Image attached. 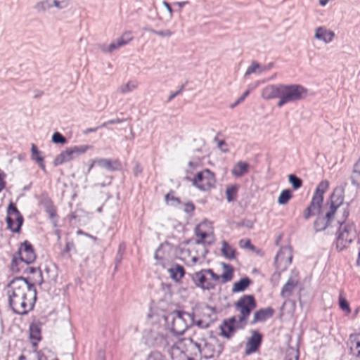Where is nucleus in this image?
Wrapping results in <instances>:
<instances>
[{
  "instance_id": "nucleus-1",
  "label": "nucleus",
  "mask_w": 360,
  "mask_h": 360,
  "mask_svg": "<svg viewBox=\"0 0 360 360\" xmlns=\"http://www.w3.org/2000/svg\"><path fill=\"white\" fill-rule=\"evenodd\" d=\"M8 302L13 311L25 315L32 310L37 299V291L34 284L23 277L13 278L8 285Z\"/></svg>"
},
{
  "instance_id": "nucleus-2",
  "label": "nucleus",
  "mask_w": 360,
  "mask_h": 360,
  "mask_svg": "<svg viewBox=\"0 0 360 360\" xmlns=\"http://www.w3.org/2000/svg\"><path fill=\"white\" fill-rule=\"evenodd\" d=\"M280 97L276 105L278 108L302 101L307 96V89L300 84H280Z\"/></svg>"
},
{
  "instance_id": "nucleus-3",
  "label": "nucleus",
  "mask_w": 360,
  "mask_h": 360,
  "mask_svg": "<svg viewBox=\"0 0 360 360\" xmlns=\"http://www.w3.org/2000/svg\"><path fill=\"white\" fill-rule=\"evenodd\" d=\"M189 314L192 319L193 326H196L200 329L209 328L216 319L214 309L205 304L195 305Z\"/></svg>"
},
{
  "instance_id": "nucleus-4",
  "label": "nucleus",
  "mask_w": 360,
  "mask_h": 360,
  "mask_svg": "<svg viewBox=\"0 0 360 360\" xmlns=\"http://www.w3.org/2000/svg\"><path fill=\"white\" fill-rule=\"evenodd\" d=\"M166 321L170 326L171 331L176 335H182L190 326H193L188 312L175 310L166 317Z\"/></svg>"
},
{
  "instance_id": "nucleus-5",
  "label": "nucleus",
  "mask_w": 360,
  "mask_h": 360,
  "mask_svg": "<svg viewBox=\"0 0 360 360\" xmlns=\"http://www.w3.org/2000/svg\"><path fill=\"white\" fill-rule=\"evenodd\" d=\"M328 188L326 181H321L316 187L309 206L304 210L303 217L309 219L316 214H319L323 200V194Z\"/></svg>"
},
{
  "instance_id": "nucleus-6",
  "label": "nucleus",
  "mask_w": 360,
  "mask_h": 360,
  "mask_svg": "<svg viewBox=\"0 0 360 360\" xmlns=\"http://www.w3.org/2000/svg\"><path fill=\"white\" fill-rule=\"evenodd\" d=\"M236 309L240 312L238 327L244 328L252 311L256 307L255 297L250 295L241 297L235 304Z\"/></svg>"
},
{
  "instance_id": "nucleus-7",
  "label": "nucleus",
  "mask_w": 360,
  "mask_h": 360,
  "mask_svg": "<svg viewBox=\"0 0 360 360\" xmlns=\"http://www.w3.org/2000/svg\"><path fill=\"white\" fill-rule=\"evenodd\" d=\"M336 226H338L336 248L339 251H342L355 238V227L352 223H342Z\"/></svg>"
},
{
  "instance_id": "nucleus-8",
  "label": "nucleus",
  "mask_w": 360,
  "mask_h": 360,
  "mask_svg": "<svg viewBox=\"0 0 360 360\" xmlns=\"http://www.w3.org/2000/svg\"><path fill=\"white\" fill-rule=\"evenodd\" d=\"M184 341L189 342L190 347H194L195 350L198 347H200V345L206 341V339L202 331L199 330L195 331L192 337L188 340H178L170 346V353L172 359L174 358V356L181 353L184 354L186 352L184 350L185 346Z\"/></svg>"
},
{
  "instance_id": "nucleus-9",
  "label": "nucleus",
  "mask_w": 360,
  "mask_h": 360,
  "mask_svg": "<svg viewBox=\"0 0 360 360\" xmlns=\"http://www.w3.org/2000/svg\"><path fill=\"white\" fill-rule=\"evenodd\" d=\"M18 254L20 255V261H18L15 257H13L11 264V270L15 272L20 271L18 268L20 263L24 262L26 264H29L32 263L36 259L33 247L32 244L27 240L21 244L18 250Z\"/></svg>"
},
{
  "instance_id": "nucleus-10",
  "label": "nucleus",
  "mask_w": 360,
  "mask_h": 360,
  "mask_svg": "<svg viewBox=\"0 0 360 360\" xmlns=\"http://www.w3.org/2000/svg\"><path fill=\"white\" fill-rule=\"evenodd\" d=\"M194 186L200 191H207L214 188L216 183L215 176L210 169L199 172L193 179L187 177Z\"/></svg>"
},
{
  "instance_id": "nucleus-11",
  "label": "nucleus",
  "mask_w": 360,
  "mask_h": 360,
  "mask_svg": "<svg viewBox=\"0 0 360 360\" xmlns=\"http://www.w3.org/2000/svg\"><path fill=\"white\" fill-rule=\"evenodd\" d=\"M223 350V347L216 340L211 341H205L200 347H198L190 355L198 356L200 355L205 359H211L215 356H218Z\"/></svg>"
},
{
  "instance_id": "nucleus-12",
  "label": "nucleus",
  "mask_w": 360,
  "mask_h": 360,
  "mask_svg": "<svg viewBox=\"0 0 360 360\" xmlns=\"http://www.w3.org/2000/svg\"><path fill=\"white\" fill-rule=\"evenodd\" d=\"M23 217L13 202H10L6 219L7 229L13 233H19L23 224Z\"/></svg>"
},
{
  "instance_id": "nucleus-13",
  "label": "nucleus",
  "mask_w": 360,
  "mask_h": 360,
  "mask_svg": "<svg viewBox=\"0 0 360 360\" xmlns=\"http://www.w3.org/2000/svg\"><path fill=\"white\" fill-rule=\"evenodd\" d=\"M90 148L91 146L89 145H82L67 148L65 151L61 152L55 158L53 165L55 166H58L65 162H69L80 155L85 153Z\"/></svg>"
},
{
  "instance_id": "nucleus-14",
  "label": "nucleus",
  "mask_w": 360,
  "mask_h": 360,
  "mask_svg": "<svg viewBox=\"0 0 360 360\" xmlns=\"http://www.w3.org/2000/svg\"><path fill=\"white\" fill-rule=\"evenodd\" d=\"M292 258V248L290 246L281 248L275 257V265L277 269L285 270L291 264Z\"/></svg>"
},
{
  "instance_id": "nucleus-15",
  "label": "nucleus",
  "mask_w": 360,
  "mask_h": 360,
  "mask_svg": "<svg viewBox=\"0 0 360 360\" xmlns=\"http://www.w3.org/2000/svg\"><path fill=\"white\" fill-rule=\"evenodd\" d=\"M192 281L197 287L203 290L212 289L215 285L214 283L212 282L206 273L204 272V269L194 273L192 275Z\"/></svg>"
},
{
  "instance_id": "nucleus-16",
  "label": "nucleus",
  "mask_w": 360,
  "mask_h": 360,
  "mask_svg": "<svg viewBox=\"0 0 360 360\" xmlns=\"http://www.w3.org/2000/svg\"><path fill=\"white\" fill-rule=\"evenodd\" d=\"M262 341V335L257 330L251 332V336L248 339L245 345V353L251 354L255 352L260 347Z\"/></svg>"
},
{
  "instance_id": "nucleus-17",
  "label": "nucleus",
  "mask_w": 360,
  "mask_h": 360,
  "mask_svg": "<svg viewBox=\"0 0 360 360\" xmlns=\"http://www.w3.org/2000/svg\"><path fill=\"white\" fill-rule=\"evenodd\" d=\"M344 201L342 191L340 189L335 190L330 196V208L327 212V217L335 215L338 207H340Z\"/></svg>"
},
{
  "instance_id": "nucleus-18",
  "label": "nucleus",
  "mask_w": 360,
  "mask_h": 360,
  "mask_svg": "<svg viewBox=\"0 0 360 360\" xmlns=\"http://www.w3.org/2000/svg\"><path fill=\"white\" fill-rule=\"evenodd\" d=\"M238 325V320H236L235 316L225 320L223 325L220 326L221 334L227 338H231L234 334L236 329L239 328Z\"/></svg>"
},
{
  "instance_id": "nucleus-19",
  "label": "nucleus",
  "mask_w": 360,
  "mask_h": 360,
  "mask_svg": "<svg viewBox=\"0 0 360 360\" xmlns=\"http://www.w3.org/2000/svg\"><path fill=\"white\" fill-rule=\"evenodd\" d=\"M208 225L206 222L199 224L195 229V233L199 240H202V243H206L207 245H211L214 242V236L210 233L207 230Z\"/></svg>"
},
{
  "instance_id": "nucleus-20",
  "label": "nucleus",
  "mask_w": 360,
  "mask_h": 360,
  "mask_svg": "<svg viewBox=\"0 0 360 360\" xmlns=\"http://www.w3.org/2000/svg\"><path fill=\"white\" fill-rule=\"evenodd\" d=\"M335 222L334 215H330L329 217H327V212L325 216L319 215L314 222V228L316 232L322 231L327 227L333 226V224Z\"/></svg>"
},
{
  "instance_id": "nucleus-21",
  "label": "nucleus",
  "mask_w": 360,
  "mask_h": 360,
  "mask_svg": "<svg viewBox=\"0 0 360 360\" xmlns=\"http://www.w3.org/2000/svg\"><path fill=\"white\" fill-rule=\"evenodd\" d=\"M273 314L274 309L270 307L260 309L254 313L253 319L250 324L252 326L258 322H264L271 318Z\"/></svg>"
},
{
  "instance_id": "nucleus-22",
  "label": "nucleus",
  "mask_w": 360,
  "mask_h": 360,
  "mask_svg": "<svg viewBox=\"0 0 360 360\" xmlns=\"http://www.w3.org/2000/svg\"><path fill=\"white\" fill-rule=\"evenodd\" d=\"M280 84H269L262 90L261 96L265 100H270L280 97Z\"/></svg>"
},
{
  "instance_id": "nucleus-23",
  "label": "nucleus",
  "mask_w": 360,
  "mask_h": 360,
  "mask_svg": "<svg viewBox=\"0 0 360 360\" xmlns=\"http://www.w3.org/2000/svg\"><path fill=\"white\" fill-rule=\"evenodd\" d=\"M298 281L299 280L297 278V274L292 275L282 288L281 295L283 297H290L292 295L293 290L298 284Z\"/></svg>"
},
{
  "instance_id": "nucleus-24",
  "label": "nucleus",
  "mask_w": 360,
  "mask_h": 360,
  "mask_svg": "<svg viewBox=\"0 0 360 360\" xmlns=\"http://www.w3.org/2000/svg\"><path fill=\"white\" fill-rule=\"evenodd\" d=\"M335 34L332 31L327 30L326 28L323 27H319L316 29L315 32V38L319 40L324 41L325 43L330 42Z\"/></svg>"
},
{
  "instance_id": "nucleus-25",
  "label": "nucleus",
  "mask_w": 360,
  "mask_h": 360,
  "mask_svg": "<svg viewBox=\"0 0 360 360\" xmlns=\"http://www.w3.org/2000/svg\"><path fill=\"white\" fill-rule=\"evenodd\" d=\"M169 276L175 281H179L185 274L184 268L180 265L175 264L168 269Z\"/></svg>"
},
{
  "instance_id": "nucleus-26",
  "label": "nucleus",
  "mask_w": 360,
  "mask_h": 360,
  "mask_svg": "<svg viewBox=\"0 0 360 360\" xmlns=\"http://www.w3.org/2000/svg\"><path fill=\"white\" fill-rule=\"evenodd\" d=\"M41 323L39 321L34 320L31 323L30 325V339L35 340L37 342L41 340Z\"/></svg>"
},
{
  "instance_id": "nucleus-27",
  "label": "nucleus",
  "mask_w": 360,
  "mask_h": 360,
  "mask_svg": "<svg viewBox=\"0 0 360 360\" xmlns=\"http://www.w3.org/2000/svg\"><path fill=\"white\" fill-rule=\"evenodd\" d=\"M94 163H96L99 167L105 168L108 171L116 170L117 167L114 166V165H119V162L117 160L112 161L111 160L106 158L95 160H94Z\"/></svg>"
},
{
  "instance_id": "nucleus-28",
  "label": "nucleus",
  "mask_w": 360,
  "mask_h": 360,
  "mask_svg": "<svg viewBox=\"0 0 360 360\" xmlns=\"http://www.w3.org/2000/svg\"><path fill=\"white\" fill-rule=\"evenodd\" d=\"M351 182L353 186L356 188H360V157L354 165L351 175Z\"/></svg>"
},
{
  "instance_id": "nucleus-29",
  "label": "nucleus",
  "mask_w": 360,
  "mask_h": 360,
  "mask_svg": "<svg viewBox=\"0 0 360 360\" xmlns=\"http://www.w3.org/2000/svg\"><path fill=\"white\" fill-rule=\"evenodd\" d=\"M248 171V164L240 161L233 167L231 172L235 176L240 177L246 174Z\"/></svg>"
},
{
  "instance_id": "nucleus-30",
  "label": "nucleus",
  "mask_w": 360,
  "mask_h": 360,
  "mask_svg": "<svg viewBox=\"0 0 360 360\" xmlns=\"http://www.w3.org/2000/svg\"><path fill=\"white\" fill-rule=\"evenodd\" d=\"M252 281L248 277L242 278L239 281L236 282L233 284L232 291L233 292H243L250 285Z\"/></svg>"
},
{
  "instance_id": "nucleus-31",
  "label": "nucleus",
  "mask_w": 360,
  "mask_h": 360,
  "mask_svg": "<svg viewBox=\"0 0 360 360\" xmlns=\"http://www.w3.org/2000/svg\"><path fill=\"white\" fill-rule=\"evenodd\" d=\"M223 267L224 269V273L219 276L221 279L222 283H226L230 281L233 275V268L230 264H226L225 263H222Z\"/></svg>"
},
{
  "instance_id": "nucleus-32",
  "label": "nucleus",
  "mask_w": 360,
  "mask_h": 360,
  "mask_svg": "<svg viewBox=\"0 0 360 360\" xmlns=\"http://www.w3.org/2000/svg\"><path fill=\"white\" fill-rule=\"evenodd\" d=\"M221 251L224 257L228 259H234L236 250L232 247H231L229 243L224 240L222 242V247Z\"/></svg>"
},
{
  "instance_id": "nucleus-33",
  "label": "nucleus",
  "mask_w": 360,
  "mask_h": 360,
  "mask_svg": "<svg viewBox=\"0 0 360 360\" xmlns=\"http://www.w3.org/2000/svg\"><path fill=\"white\" fill-rule=\"evenodd\" d=\"M262 66L256 61L252 60L250 65L248 68L244 76L248 77L251 74H261Z\"/></svg>"
},
{
  "instance_id": "nucleus-34",
  "label": "nucleus",
  "mask_w": 360,
  "mask_h": 360,
  "mask_svg": "<svg viewBox=\"0 0 360 360\" xmlns=\"http://www.w3.org/2000/svg\"><path fill=\"white\" fill-rule=\"evenodd\" d=\"M205 245L206 243H202V240H196L195 241V252L198 257L201 259H204L205 257L206 254L208 250H207Z\"/></svg>"
},
{
  "instance_id": "nucleus-35",
  "label": "nucleus",
  "mask_w": 360,
  "mask_h": 360,
  "mask_svg": "<svg viewBox=\"0 0 360 360\" xmlns=\"http://www.w3.org/2000/svg\"><path fill=\"white\" fill-rule=\"evenodd\" d=\"M138 87V83L134 81H129L127 84L119 86L118 91L122 94L131 92Z\"/></svg>"
},
{
  "instance_id": "nucleus-36",
  "label": "nucleus",
  "mask_w": 360,
  "mask_h": 360,
  "mask_svg": "<svg viewBox=\"0 0 360 360\" xmlns=\"http://www.w3.org/2000/svg\"><path fill=\"white\" fill-rule=\"evenodd\" d=\"M143 30H145L146 32H151V33L158 35L161 37H167L168 38V37H170L173 34V32L168 29L163 30H155L151 27H143Z\"/></svg>"
},
{
  "instance_id": "nucleus-37",
  "label": "nucleus",
  "mask_w": 360,
  "mask_h": 360,
  "mask_svg": "<svg viewBox=\"0 0 360 360\" xmlns=\"http://www.w3.org/2000/svg\"><path fill=\"white\" fill-rule=\"evenodd\" d=\"M53 7V0H44L38 2L35 6V9L39 11H45Z\"/></svg>"
},
{
  "instance_id": "nucleus-38",
  "label": "nucleus",
  "mask_w": 360,
  "mask_h": 360,
  "mask_svg": "<svg viewBox=\"0 0 360 360\" xmlns=\"http://www.w3.org/2000/svg\"><path fill=\"white\" fill-rule=\"evenodd\" d=\"M292 198V191L289 189L283 190L278 198V203L280 205H285L286 204L288 200Z\"/></svg>"
},
{
  "instance_id": "nucleus-39",
  "label": "nucleus",
  "mask_w": 360,
  "mask_h": 360,
  "mask_svg": "<svg viewBox=\"0 0 360 360\" xmlns=\"http://www.w3.org/2000/svg\"><path fill=\"white\" fill-rule=\"evenodd\" d=\"M288 181L295 190L300 188L302 186V180L295 174H290L288 176Z\"/></svg>"
},
{
  "instance_id": "nucleus-40",
  "label": "nucleus",
  "mask_w": 360,
  "mask_h": 360,
  "mask_svg": "<svg viewBox=\"0 0 360 360\" xmlns=\"http://www.w3.org/2000/svg\"><path fill=\"white\" fill-rule=\"evenodd\" d=\"M126 250V245L124 243H121L119 245L117 252L115 257V262L116 264H119L121 262L123 258V255L124 254Z\"/></svg>"
},
{
  "instance_id": "nucleus-41",
  "label": "nucleus",
  "mask_w": 360,
  "mask_h": 360,
  "mask_svg": "<svg viewBox=\"0 0 360 360\" xmlns=\"http://www.w3.org/2000/svg\"><path fill=\"white\" fill-rule=\"evenodd\" d=\"M237 188L235 186H229L226 190V195L228 202H232L235 199Z\"/></svg>"
},
{
  "instance_id": "nucleus-42",
  "label": "nucleus",
  "mask_w": 360,
  "mask_h": 360,
  "mask_svg": "<svg viewBox=\"0 0 360 360\" xmlns=\"http://www.w3.org/2000/svg\"><path fill=\"white\" fill-rule=\"evenodd\" d=\"M52 141L54 143L65 144L67 143V139L60 133L56 131L52 136Z\"/></svg>"
},
{
  "instance_id": "nucleus-43",
  "label": "nucleus",
  "mask_w": 360,
  "mask_h": 360,
  "mask_svg": "<svg viewBox=\"0 0 360 360\" xmlns=\"http://www.w3.org/2000/svg\"><path fill=\"white\" fill-rule=\"evenodd\" d=\"M165 200L167 204H170L171 205H174L176 204H179L180 202L179 200L174 196V192L170 191L168 193L165 197Z\"/></svg>"
},
{
  "instance_id": "nucleus-44",
  "label": "nucleus",
  "mask_w": 360,
  "mask_h": 360,
  "mask_svg": "<svg viewBox=\"0 0 360 360\" xmlns=\"http://www.w3.org/2000/svg\"><path fill=\"white\" fill-rule=\"evenodd\" d=\"M339 306L342 311L349 313L351 311L348 302L342 297V295L339 297Z\"/></svg>"
},
{
  "instance_id": "nucleus-45",
  "label": "nucleus",
  "mask_w": 360,
  "mask_h": 360,
  "mask_svg": "<svg viewBox=\"0 0 360 360\" xmlns=\"http://www.w3.org/2000/svg\"><path fill=\"white\" fill-rule=\"evenodd\" d=\"M70 4L69 0H53V5L54 7L58 9H64L66 8Z\"/></svg>"
},
{
  "instance_id": "nucleus-46",
  "label": "nucleus",
  "mask_w": 360,
  "mask_h": 360,
  "mask_svg": "<svg viewBox=\"0 0 360 360\" xmlns=\"http://www.w3.org/2000/svg\"><path fill=\"white\" fill-rule=\"evenodd\" d=\"M31 153H32V159L37 162V158H44L42 156V153L39 151L37 146L32 143L31 147Z\"/></svg>"
},
{
  "instance_id": "nucleus-47",
  "label": "nucleus",
  "mask_w": 360,
  "mask_h": 360,
  "mask_svg": "<svg viewBox=\"0 0 360 360\" xmlns=\"http://www.w3.org/2000/svg\"><path fill=\"white\" fill-rule=\"evenodd\" d=\"M117 43H116V41H112L110 44H109L108 46L107 45H103L101 49V51L103 52H105V53H112V51H114L116 49H119V46H117Z\"/></svg>"
},
{
  "instance_id": "nucleus-48",
  "label": "nucleus",
  "mask_w": 360,
  "mask_h": 360,
  "mask_svg": "<svg viewBox=\"0 0 360 360\" xmlns=\"http://www.w3.org/2000/svg\"><path fill=\"white\" fill-rule=\"evenodd\" d=\"M72 250H75V246L73 241L71 240L66 243L65 247L64 250L62 251V255H68V257H70V255L69 254V252Z\"/></svg>"
},
{
  "instance_id": "nucleus-49",
  "label": "nucleus",
  "mask_w": 360,
  "mask_h": 360,
  "mask_svg": "<svg viewBox=\"0 0 360 360\" xmlns=\"http://www.w3.org/2000/svg\"><path fill=\"white\" fill-rule=\"evenodd\" d=\"M214 141L217 142V148L222 152V153H228L229 148L227 147L226 143L223 140H218L217 138H214Z\"/></svg>"
},
{
  "instance_id": "nucleus-50",
  "label": "nucleus",
  "mask_w": 360,
  "mask_h": 360,
  "mask_svg": "<svg viewBox=\"0 0 360 360\" xmlns=\"http://www.w3.org/2000/svg\"><path fill=\"white\" fill-rule=\"evenodd\" d=\"M204 272L206 273L207 276H210V278H209L211 281L217 282L220 279V276L216 274L212 269H204Z\"/></svg>"
},
{
  "instance_id": "nucleus-51",
  "label": "nucleus",
  "mask_w": 360,
  "mask_h": 360,
  "mask_svg": "<svg viewBox=\"0 0 360 360\" xmlns=\"http://www.w3.org/2000/svg\"><path fill=\"white\" fill-rule=\"evenodd\" d=\"M147 360H164V356L160 352L155 351L149 354Z\"/></svg>"
},
{
  "instance_id": "nucleus-52",
  "label": "nucleus",
  "mask_w": 360,
  "mask_h": 360,
  "mask_svg": "<svg viewBox=\"0 0 360 360\" xmlns=\"http://www.w3.org/2000/svg\"><path fill=\"white\" fill-rule=\"evenodd\" d=\"M354 350H356V356L360 357V335L354 338Z\"/></svg>"
},
{
  "instance_id": "nucleus-53",
  "label": "nucleus",
  "mask_w": 360,
  "mask_h": 360,
  "mask_svg": "<svg viewBox=\"0 0 360 360\" xmlns=\"http://www.w3.org/2000/svg\"><path fill=\"white\" fill-rule=\"evenodd\" d=\"M348 216H349V211H348L347 208L346 207L343 210L342 217L340 219H338L337 220L335 225H340L342 223H345V221L347 219Z\"/></svg>"
},
{
  "instance_id": "nucleus-54",
  "label": "nucleus",
  "mask_w": 360,
  "mask_h": 360,
  "mask_svg": "<svg viewBox=\"0 0 360 360\" xmlns=\"http://www.w3.org/2000/svg\"><path fill=\"white\" fill-rule=\"evenodd\" d=\"M124 119H113V120H109L107 122H103L101 124L100 127H105L108 124H120L124 122Z\"/></svg>"
},
{
  "instance_id": "nucleus-55",
  "label": "nucleus",
  "mask_w": 360,
  "mask_h": 360,
  "mask_svg": "<svg viewBox=\"0 0 360 360\" xmlns=\"http://www.w3.org/2000/svg\"><path fill=\"white\" fill-rule=\"evenodd\" d=\"M239 245L243 248H249L250 250H254L255 248V246L251 244L250 240H240Z\"/></svg>"
},
{
  "instance_id": "nucleus-56",
  "label": "nucleus",
  "mask_w": 360,
  "mask_h": 360,
  "mask_svg": "<svg viewBox=\"0 0 360 360\" xmlns=\"http://www.w3.org/2000/svg\"><path fill=\"white\" fill-rule=\"evenodd\" d=\"M120 37L127 43V44L133 39V36L130 31L124 32Z\"/></svg>"
},
{
  "instance_id": "nucleus-57",
  "label": "nucleus",
  "mask_w": 360,
  "mask_h": 360,
  "mask_svg": "<svg viewBox=\"0 0 360 360\" xmlns=\"http://www.w3.org/2000/svg\"><path fill=\"white\" fill-rule=\"evenodd\" d=\"M298 354L292 351L286 354L284 360H298Z\"/></svg>"
},
{
  "instance_id": "nucleus-58",
  "label": "nucleus",
  "mask_w": 360,
  "mask_h": 360,
  "mask_svg": "<svg viewBox=\"0 0 360 360\" xmlns=\"http://www.w3.org/2000/svg\"><path fill=\"white\" fill-rule=\"evenodd\" d=\"M133 171L134 176H138L142 173L143 168L139 163L136 162Z\"/></svg>"
},
{
  "instance_id": "nucleus-59",
  "label": "nucleus",
  "mask_w": 360,
  "mask_h": 360,
  "mask_svg": "<svg viewBox=\"0 0 360 360\" xmlns=\"http://www.w3.org/2000/svg\"><path fill=\"white\" fill-rule=\"evenodd\" d=\"M240 225L250 229L253 228V222L248 219L241 221Z\"/></svg>"
},
{
  "instance_id": "nucleus-60",
  "label": "nucleus",
  "mask_w": 360,
  "mask_h": 360,
  "mask_svg": "<svg viewBox=\"0 0 360 360\" xmlns=\"http://www.w3.org/2000/svg\"><path fill=\"white\" fill-rule=\"evenodd\" d=\"M251 88H249L248 90H246L237 100H238V103H242L245 99V98L249 95L250 91H251Z\"/></svg>"
},
{
  "instance_id": "nucleus-61",
  "label": "nucleus",
  "mask_w": 360,
  "mask_h": 360,
  "mask_svg": "<svg viewBox=\"0 0 360 360\" xmlns=\"http://www.w3.org/2000/svg\"><path fill=\"white\" fill-rule=\"evenodd\" d=\"M183 89H184V86H182L181 87V89H180L179 91H176V92H174V93L172 94L169 96V98H168V102H170V101H171L172 100H173L176 96H177L178 95H179V94L181 93V91H182V90H183Z\"/></svg>"
},
{
  "instance_id": "nucleus-62",
  "label": "nucleus",
  "mask_w": 360,
  "mask_h": 360,
  "mask_svg": "<svg viewBox=\"0 0 360 360\" xmlns=\"http://www.w3.org/2000/svg\"><path fill=\"white\" fill-rule=\"evenodd\" d=\"M195 206L192 202L186 203L185 205V212H191L194 210Z\"/></svg>"
},
{
  "instance_id": "nucleus-63",
  "label": "nucleus",
  "mask_w": 360,
  "mask_h": 360,
  "mask_svg": "<svg viewBox=\"0 0 360 360\" xmlns=\"http://www.w3.org/2000/svg\"><path fill=\"white\" fill-rule=\"evenodd\" d=\"M40 168L45 172H46V167L44 162V158H37V162Z\"/></svg>"
},
{
  "instance_id": "nucleus-64",
  "label": "nucleus",
  "mask_w": 360,
  "mask_h": 360,
  "mask_svg": "<svg viewBox=\"0 0 360 360\" xmlns=\"http://www.w3.org/2000/svg\"><path fill=\"white\" fill-rule=\"evenodd\" d=\"M46 212L49 213L50 217H51V218L54 217L56 215V211L52 207H47Z\"/></svg>"
}]
</instances>
